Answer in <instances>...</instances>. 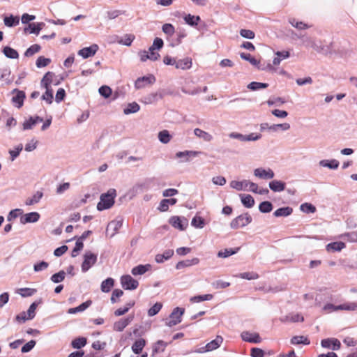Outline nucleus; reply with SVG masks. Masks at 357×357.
<instances>
[{
  "mask_svg": "<svg viewBox=\"0 0 357 357\" xmlns=\"http://www.w3.org/2000/svg\"><path fill=\"white\" fill-rule=\"evenodd\" d=\"M252 218L248 212H245L238 215L230 222V227L233 229H237L240 227H244L251 223Z\"/></svg>",
  "mask_w": 357,
  "mask_h": 357,
  "instance_id": "4",
  "label": "nucleus"
},
{
  "mask_svg": "<svg viewBox=\"0 0 357 357\" xmlns=\"http://www.w3.org/2000/svg\"><path fill=\"white\" fill-rule=\"evenodd\" d=\"M346 248V243L343 241H333L326 245V250L328 252H340Z\"/></svg>",
  "mask_w": 357,
  "mask_h": 357,
  "instance_id": "24",
  "label": "nucleus"
},
{
  "mask_svg": "<svg viewBox=\"0 0 357 357\" xmlns=\"http://www.w3.org/2000/svg\"><path fill=\"white\" fill-rule=\"evenodd\" d=\"M223 342V337L221 335H217L216 337L207 343L204 347H202L195 351L196 353L203 354L212 351L217 349Z\"/></svg>",
  "mask_w": 357,
  "mask_h": 357,
  "instance_id": "7",
  "label": "nucleus"
},
{
  "mask_svg": "<svg viewBox=\"0 0 357 357\" xmlns=\"http://www.w3.org/2000/svg\"><path fill=\"white\" fill-rule=\"evenodd\" d=\"M175 37L170 38V42L169 46L174 47L178 45H180L182 43V40L184 38L187 36L186 31L184 29L182 28H178L175 31Z\"/></svg>",
  "mask_w": 357,
  "mask_h": 357,
  "instance_id": "16",
  "label": "nucleus"
},
{
  "mask_svg": "<svg viewBox=\"0 0 357 357\" xmlns=\"http://www.w3.org/2000/svg\"><path fill=\"white\" fill-rule=\"evenodd\" d=\"M311 47L317 52L322 54L326 56L328 55L330 53L329 48L328 47H325V45H323V43L321 40H319V42H312L311 44Z\"/></svg>",
  "mask_w": 357,
  "mask_h": 357,
  "instance_id": "40",
  "label": "nucleus"
},
{
  "mask_svg": "<svg viewBox=\"0 0 357 357\" xmlns=\"http://www.w3.org/2000/svg\"><path fill=\"white\" fill-rule=\"evenodd\" d=\"M23 32L24 34L29 33L38 36L40 31L39 28L36 26V23L32 22L24 27Z\"/></svg>",
  "mask_w": 357,
  "mask_h": 357,
  "instance_id": "53",
  "label": "nucleus"
},
{
  "mask_svg": "<svg viewBox=\"0 0 357 357\" xmlns=\"http://www.w3.org/2000/svg\"><path fill=\"white\" fill-rule=\"evenodd\" d=\"M289 24L298 30H305L310 27L307 24L296 20L295 18L289 19Z\"/></svg>",
  "mask_w": 357,
  "mask_h": 357,
  "instance_id": "54",
  "label": "nucleus"
},
{
  "mask_svg": "<svg viewBox=\"0 0 357 357\" xmlns=\"http://www.w3.org/2000/svg\"><path fill=\"white\" fill-rule=\"evenodd\" d=\"M174 250H172V249L166 250L161 254H157L155 256V261L158 264H162L165 261H167L169 259H171L172 257V256L174 255Z\"/></svg>",
  "mask_w": 357,
  "mask_h": 357,
  "instance_id": "27",
  "label": "nucleus"
},
{
  "mask_svg": "<svg viewBox=\"0 0 357 357\" xmlns=\"http://www.w3.org/2000/svg\"><path fill=\"white\" fill-rule=\"evenodd\" d=\"M241 204L247 208H251L255 206L254 197L250 194H239Z\"/></svg>",
  "mask_w": 357,
  "mask_h": 357,
  "instance_id": "31",
  "label": "nucleus"
},
{
  "mask_svg": "<svg viewBox=\"0 0 357 357\" xmlns=\"http://www.w3.org/2000/svg\"><path fill=\"white\" fill-rule=\"evenodd\" d=\"M213 298V294H198L194 296H192L190 299L192 303H200L206 301H211Z\"/></svg>",
  "mask_w": 357,
  "mask_h": 357,
  "instance_id": "55",
  "label": "nucleus"
},
{
  "mask_svg": "<svg viewBox=\"0 0 357 357\" xmlns=\"http://www.w3.org/2000/svg\"><path fill=\"white\" fill-rule=\"evenodd\" d=\"M151 269L150 264H138L131 269V273L134 276L142 275Z\"/></svg>",
  "mask_w": 357,
  "mask_h": 357,
  "instance_id": "25",
  "label": "nucleus"
},
{
  "mask_svg": "<svg viewBox=\"0 0 357 357\" xmlns=\"http://www.w3.org/2000/svg\"><path fill=\"white\" fill-rule=\"evenodd\" d=\"M268 86L269 84L268 83L253 81L247 85V88L250 91H256L266 89Z\"/></svg>",
  "mask_w": 357,
  "mask_h": 357,
  "instance_id": "47",
  "label": "nucleus"
},
{
  "mask_svg": "<svg viewBox=\"0 0 357 357\" xmlns=\"http://www.w3.org/2000/svg\"><path fill=\"white\" fill-rule=\"evenodd\" d=\"M43 303V299L40 298L31 303L26 312H21L17 314L14 319V321L19 324H22L28 320H32L35 318L36 314V309L39 305Z\"/></svg>",
  "mask_w": 357,
  "mask_h": 357,
  "instance_id": "1",
  "label": "nucleus"
},
{
  "mask_svg": "<svg viewBox=\"0 0 357 357\" xmlns=\"http://www.w3.org/2000/svg\"><path fill=\"white\" fill-rule=\"evenodd\" d=\"M117 195L116 189L109 188L106 192L100 196V201L97 204V210L103 211L111 208L115 204V198Z\"/></svg>",
  "mask_w": 357,
  "mask_h": 357,
  "instance_id": "2",
  "label": "nucleus"
},
{
  "mask_svg": "<svg viewBox=\"0 0 357 357\" xmlns=\"http://www.w3.org/2000/svg\"><path fill=\"white\" fill-rule=\"evenodd\" d=\"M66 277V272L63 270H61L57 273L52 274L50 277V280L55 284H59L63 282Z\"/></svg>",
  "mask_w": 357,
  "mask_h": 357,
  "instance_id": "56",
  "label": "nucleus"
},
{
  "mask_svg": "<svg viewBox=\"0 0 357 357\" xmlns=\"http://www.w3.org/2000/svg\"><path fill=\"white\" fill-rule=\"evenodd\" d=\"M319 165L329 169L335 170L338 168L340 162L336 159H324L319 161Z\"/></svg>",
  "mask_w": 357,
  "mask_h": 357,
  "instance_id": "39",
  "label": "nucleus"
},
{
  "mask_svg": "<svg viewBox=\"0 0 357 357\" xmlns=\"http://www.w3.org/2000/svg\"><path fill=\"white\" fill-rule=\"evenodd\" d=\"M158 140L164 144H166L170 142L172 138V135L170 132L167 130H162L158 134Z\"/></svg>",
  "mask_w": 357,
  "mask_h": 357,
  "instance_id": "48",
  "label": "nucleus"
},
{
  "mask_svg": "<svg viewBox=\"0 0 357 357\" xmlns=\"http://www.w3.org/2000/svg\"><path fill=\"white\" fill-rule=\"evenodd\" d=\"M135 40V36L132 34H125L123 37H121L118 43L121 45L130 47L131 46L133 40Z\"/></svg>",
  "mask_w": 357,
  "mask_h": 357,
  "instance_id": "60",
  "label": "nucleus"
},
{
  "mask_svg": "<svg viewBox=\"0 0 357 357\" xmlns=\"http://www.w3.org/2000/svg\"><path fill=\"white\" fill-rule=\"evenodd\" d=\"M202 152L198 151L185 150L177 152L176 157L181 159V162H188L192 158L197 157Z\"/></svg>",
  "mask_w": 357,
  "mask_h": 357,
  "instance_id": "19",
  "label": "nucleus"
},
{
  "mask_svg": "<svg viewBox=\"0 0 357 357\" xmlns=\"http://www.w3.org/2000/svg\"><path fill=\"white\" fill-rule=\"evenodd\" d=\"M240 249V247L225 248L218 251L217 256L220 258H227L238 253Z\"/></svg>",
  "mask_w": 357,
  "mask_h": 357,
  "instance_id": "34",
  "label": "nucleus"
},
{
  "mask_svg": "<svg viewBox=\"0 0 357 357\" xmlns=\"http://www.w3.org/2000/svg\"><path fill=\"white\" fill-rule=\"evenodd\" d=\"M178 202L176 198H168L162 199L157 209L160 212H166L169 210V206L175 205Z\"/></svg>",
  "mask_w": 357,
  "mask_h": 357,
  "instance_id": "22",
  "label": "nucleus"
},
{
  "mask_svg": "<svg viewBox=\"0 0 357 357\" xmlns=\"http://www.w3.org/2000/svg\"><path fill=\"white\" fill-rule=\"evenodd\" d=\"M40 218V215L37 211H32L29 213H26L25 214H22L20 217V223L22 225H26L28 223H35L37 222Z\"/></svg>",
  "mask_w": 357,
  "mask_h": 357,
  "instance_id": "17",
  "label": "nucleus"
},
{
  "mask_svg": "<svg viewBox=\"0 0 357 357\" xmlns=\"http://www.w3.org/2000/svg\"><path fill=\"white\" fill-rule=\"evenodd\" d=\"M115 280L111 277L107 278L100 284V290L103 293H109L114 287Z\"/></svg>",
  "mask_w": 357,
  "mask_h": 357,
  "instance_id": "35",
  "label": "nucleus"
},
{
  "mask_svg": "<svg viewBox=\"0 0 357 357\" xmlns=\"http://www.w3.org/2000/svg\"><path fill=\"white\" fill-rule=\"evenodd\" d=\"M98 254L90 250L85 251L83 255V261L81 264V270L82 273H86L97 262Z\"/></svg>",
  "mask_w": 357,
  "mask_h": 357,
  "instance_id": "3",
  "label": "nucleus"
},
{
  "mask_svg": "<svg viewBox=\"0 0 357 357\" xmlns=\"http://www.w3.org/2000/svg\"><path fill=\"white\" fill-rule=\"evenodd\" d=\"M259 211L262 213H268L273 209V205L270 201H263L259 204Z\"/></svg>",
  "mask_w": 357,
  "mask_h": 357,
  "instance_id": "49",
  "label": "nucleus"
},
{
  "mask_svg": "<svg viewBox=\"0 0 357 357\" xmlns=\"http://www.w3.org/2000/svg\"><path fill=\"white\" fill-rule=\"evenodd\" d=\"M169 343L165 342L164 340H159L154 343L152 347V354L151 356L154 357L155 354H158L160 351L162 352L165 351L166 347Z\"/></svg>",
  "mask_w": 357,
  "mask_h": 357,
  "instance_id": "43",
  "label": "nucleus"
},
{
  "mask_svg": "<svg viewBox=\"0 0 357 357\" xmlns=\"http://www.w3.org/2000/svg\"><path fill=\"white\" fill-rule=\"evenodd\" d=\"M293 213V208L289 206H282L276 209L273 215L275 218H280V217H288L291 215Z\"/></svg>",
  "mask_w": 357,
  "mask_h": 357,
  "instance_id": "32",
  "label": "nucleus"
},
{
  "mask_svg": "<svg viewBox=\"0 0 357 357\" xmlns=\"http://www.w3.org/2000/svg\"><path fill=\"white\" fill-rule=\"evenodd\" d=\"M300 210L306 214L314 213L317 211L316 206L310 202H305L300 205Z\"/></svg>",
  "mask_w": 357,
  "mask_h": 357,
  "instance_id": "50",
  "label": "nucleus"
},
{
  "mask_svg": "<svg viewBox=\"0 0 357 357\" xmlns=\"http://www.w3.org/2000/svg\"><path fill=\"white\" fill-rule=\"evenodd\" d=\"M134 314H128L124 318L114 322L113 329L117 332L123 331L134 319Z\"/></svg>",
  "mask_w": 357,
  "mask_h": 357,
  "instance_id": "14",
  "label": "nucleus"
},
{
  "mask_svg": "<svg viewBox=\"0 0 357 357\" xmlns=\"http://www.w3.org/2000/svg\"><path fill=\"white\" fill-rule=\"evenodd\" d=\"M120 282L123 289L128 291H133L139 286V282L129 274L123 275Z\"/></svg>",
  "mask_w": 357,
  "mask_h": 357,
  "instance_id": "8",
  "label": "nucleus"
},
{
  "mask_svg": "<svg viewBox=\"0 0 357 357\" xmlns=\"http://www.w3.org/2000/svg\"><path fill=\"white\" fill-rule=\"evenodd\" d=\"M168 222L179 231L185 230L188 226V220L184 216L173 215L169 218Z\"/></svg>",
  "mask_w": 357,
  "mask_h": 357,
  "instance_id": "9",
  "label": "nucleus"
},
{
  "mask_svg": "<svg viewBox=\"0 0 357 357\" xmlns=\"http://www.w3.org/2000/svg\"><path fill=\"white\" fill-rule=\"evenodd\" d=\"M135 305V301H130L123 307H119V308L116 309L114 311V314L116 317L123 316L125 314H126L132 307H134Z\"/></svg>",
  "mask_w": 357,
  "mask_h": 357,
  "instance_id": "41",
  "label": "nucleus"
},
{
  "mask_svg": "<svg viewBox=\"0 0 357 357\" xmlns=\"http://www.w3.org/2000/svg\"><path fill=\"white\" fill-rule=\"evenodd\" d=\"M87 344V338L83 336H79L73 339L70 342V346L75 349L82 350Z\"/></svg>",
  "mask_w": 357,
  "mask_h": 357,
  "instance_id": "38",
  "label": "nucleus"
},
{
  "mask_svg": "<svg viewBox=\"0 0 357 357\" xmlns=\"http://www.w3.org/2000/svg\"><path fill=\"white\" fill-rule=\"evenodd\" d=\"M11 93L14 95L11 98L13 105L18 109L22 107L26 98L25 91L15 88L12 90Z\"/></svg>",
  "mask_w": 357,
  "mask_h": 357,
  "instance_id": "10",
  "label": "nucleus"
},
{
  "mask_svg": "<svg viewBox=\"0 0 357 357\" xmlns=\"http://www.w3.org/2000/svg\"><path fill=\"white\" fill-rule=\"evenodd\" d=\"M0 79L4 80L7 85L13 82L14 76L10 77L11 70L8 66L0 68Z\"/></svg>",
  "mask_w": 357,
  "mask_h": 357,
  "instance_id": "33",
  "label": "nucleus"
},
{
  "mask_svg": "<svg viewBox=\"0 0 357 357\" xmlns=\"http://www.w3.org/2000/svg\"><path fill=\"white\" fill-rule=\"evenodd\" d=\"M36 289L23 287L17 289L16 293L19 294L23 298H26L33 296L36 293Z\"/></svg>",
  "mask_w": 357,
  "mask_h": 357,
  "instance_id": "51",
  "label": "nucleus"
},
{
  "mask_svg": "<svg viewBox=\"0 0 357 357\" xmlns=\"http://www.w3.org/2000/svg\"><path fill=\"white\" fill-rule=\"evenodd\" d=\"M269 188L274 192H280L286 189V183L281 180L274 179L269 182Z\"/></svg>",
  "mask_w": 357,
  "mask_h": 357,
  "instance_id": "23",
  "label": "nucleus"
},
{
  "mask_svg": "<svg viewBox=\"0 0 357 357\" xmlns=\"http://www.w3.org/2000/svg\"><path fill=\"white\" fill-rule=\"evenodd\" d=\"M99 50V46L97 44H92L89 47H85L80 49L77 52V54L82 57L84 59L93 56Z\"/></svg>",
  "mask_w": 357,
  "mask_h": 357,
  "instance_id": "13",
  "label": "nucleus"
},
{
  "mask_svg": "<svg viewBox=\"0 0 357 357\" xmlns=\"http://www.w3.org/2000/svg\"><path fill=\"white\" fill-rule=\"evenodd\" d=\"M321 346L324 349L337 351L341 348L340 341L335 337H327L321 340Z\"/></svg>",
  "mask_w": 357,
  "mask_h": 357,
  "instance_id": "12",
  "label": "nucleus"
},
{
  "mask_svg": "<svg viewBox=\"0 0 357 357\" xmlns=\"http://www.w3.org/2000/svg\"><path fill=\"white\" fill-rule=\"evenodd\" d=\"M165 96L164 90L151 93L143 98L142 102L145 104H152L159 100H161Z\"/></svg>",
  "mask_w": 357,
  "mask_h": 357,
  "instance_id": "21",
  "label": "nucleus"
},
{
  "mask_svg": "<svg viewBox=\"0 0 357 357\" xmlns=\"http://www.w3.org/2000/svg\"><path fill=\"white\" fill-rule=\"evenodd\" d=\"M51 59L44 56H40L36 61V66L38 68H42L47 66L51 63Z\"/></svg>",
  "mask_w": 357,
  "mask_h": 357,
  "instance_id": "63",
  "label": "nucleus"
},
{
  "mask_svg": "<svg viewBox=\"0 0 357 357\" xmlns=\"http://www.w3.org/2000/svg\"><path fill=\"white\" fill-rule=\"evenodd\" d=\"M143 187L142 184H136L132 188H130L128 192L125 194L127 200L132 199L139 192V190H142Z\"/></svg>",
  "mask_w": 357,
  "mask_h": 357,
  "instance_id": "52",
  "label": "nucleus"
},
{
  "mask_svg": "<svg viewBox=\"0 0 357 357\" xmlns=\"http://www.w3.org/2000/svg\"><path fill=\"white\" fill-rule=\"evenodd\" d=\"M146 344V340L145 339L137 338L132 344L131 349L135 354L139 355L140 354H142Z\"/></svg>",
  "mask_w": 357,
  "mask_h": 357,
  "instance_id": "28",
  "label": "nucleus"
},
{
  "mask_svg": "<svg viewBox=\"0 0 357 357\" xmlns=\"http://www.w3.org/2000/svg\"><path fill=\"white\" fill-rule=\"evenodd\" d=\"M41 100H45L49 105L52 104L54 100L53 89L47 88L45 93L41 96Z\"/></svg>",
  "mask_w": 357,
  "mask_h": 357,
  "instance_id": "61",
  "label": "nucleus"
},
{
  "mask_svg": "<svg viewBox=\"0 0 357 357\" xmlns=\"http://www.w3.org/2000/svg\"><path fill=\"white\" fill-rule=\"evenodd\" d=\"M338 307L340 308V310L356 311L357 310V303L346 302L338 305Z\"/></svg>",
  "mask_w": 357,
  "mask_h": 357,
  "instance_id": "62",
  "label": "nucleus"
},
{
  "mask_svg": "<svg viewBox=\"0 0 357 357\" xmlns=\"http://www.w3.org/2000/svg\"><path fill=\"white\" fill-rule=\"evenodd\" d=\"M41 50V46L38 44H33L29 47L24 53L25 57H30L33 54L39 52Z\"/></svg>",
  "mask_w": 357,
  "mask_h": 357,
  "instance_id": "59",
  "label": "nucleus"
},
{
  "mask_svg": "<svg viewBox=\"0 0 357 357\" xmlns=\"http://www.w3.org/2000/svg\"><path fill=\"white\" fill-rule=\"evenodd\" d=\"M206 225L205 220L197 213L192 218L191 226L195 229H202Z\"/></svg>",
  "mask_w": 357,
  "mask_h": 357,
  "instance_id": "45",
  "label": "nucleus"
},
{
  "mask_svg": "<svg viewBox=\"0 0 357 357\" xmlns=\"http://www.w3.org/2000/svg\"><path fill=\"white\" fill-rule=\"evenodd\" d=\"M291 344L298 345H309L310 344V340L307 336L304 335H295L293 336L290 340Z\"/></svg>",
  "mask_w": 357,
  "mask_h": 357,
  "instance_id": "42",
  "label": "nucleus"
},
{
  "mask_svg": "<svg viewBox=\"0 0 357 357\" xmlns=\"http://www.w3.org/2000/svg\"><path fill=\"white\" fill-rule=\"evenodd\" d=\"M183 20L188 25L195 27L197 30L202 31L206 29V24L203 22L199 15H195L192 14H185L183 16Z\"/></svg>",
  "mask_w": 357,
  "mask_h": 357,
  "instance_id": "5",
  "label": "nucleus"
},
{
  "mask_svg": "<svg viewBox=\"0 0 357 357\" xmlns=\"http://www.w3.org/2000/svg\"><path fill=\"white\" fill-rule=\"evenodd\" d=\"M239 55L243 60L248 61L251 65H252L255 67V66H258L259 64V60H257L249 53L241 52Z\"/></svg>",
  "mask_w": 357,
  "mask_h": 357,
  "instance_id": "57",
  "label": "nucleus"
},
{
  "mask_svg": "<svg viewBox=\"0 0 357 357\" xmlns=\"http://www.w3.org/2000/svg\"><path fill=\"white\" fill-rule=\"evenodd\" d=\"M43 121V118L38 116H29L22 123V130H27L32 129L36 125Z\"/></svg>",
  "mask_w": 357,
  "mask_h": 357,
  "instance_id": "18",
  "label": "nucleus"
},
{
  "mask_svg": "<svg viewBox=\"0 0 357 357\" xmlns=\"http://www.w3.org/2000/svg\"><path fill=\"white\" fill-rule=\"evenodd\" d=\"M20 17L14 15L13 14H9L3 17V23L5 26L9 28L15 27L20 24Z\"/></svg>",
  "mask_w": 357,
  "mask_h": 357,
  "instance_id": "29",
  "label": "nucleus"
},
{
  "mask_svg": "<svg viewBox=\"0 0 357 357\" xmlns=\"http://www.w3.org/2000/svg\"><path fill=\"white\" fill-rule=\"evenodd\" d=\"M254 175L261 179H272L275 176V173L270 168L259 167L254 170Z\"/></svg>",
  "mask_w": 357,
  "mask_h": 357,
  "instance_id": "20",
  "label": "nucleus"
},
{
  "mask_svg": "<svg viewBox=\"0 0 357 357\" xmlns=\"http://www.w3.org/2000/svg\"><path fill=\"white\" fill-rule=\"evenodd\" d=\"M162 32L167 35V40H170V38L173 37L175 33V27L171 23H165L162 26Z\"/></svg>",
  "mask_w": 357,
  "mask_h": 357,
  "instance_id": "44",
  "label": "nucleus"
},
{
  "mask_svg": "<svg viewBox=\"0 0 357 357\" xmlns=\"http://www.w3.org/2000/svg\"><path fill=\"white\" fill-rule=\"evenodd\" d=\"M290 128V124L288 123H282L278 124H273L270 126L269 130L272 132L287 131Z\"/></svg>",
  "mask_w": 357,
  "mask_h": 357,
  "instance_id": "58",
  "label": "nucleus"
},
{
  "mask_svg": "<svg viewBox=\"0 0 357 357\" xmlns=\"http://www.w3.org/2000/svg\"><path fill=\"white\" fill-rule=\"evenodd\" d=\"M92 304V301L90 299L86 300V301L82 303L77 307H70L68 310L67 312L70 314H77L79 312H82L89 308Z\"/></svg>",
  "mask_w": 357,
  "mask_h": 357,
  "instance_id": "26",
  "label": "nucleus"
},
{
  "mask_svg": "<svg viewBox=\"0 0 357 357\" xmlns=\"http://www.w3.org/2000/svg\"><path fill=\"white\" fill-rule=\"evenodd\" d=\"M340 238L347 239L351 243H357V231L345 232L340 236Z\"/></svg>",
  "mask_w": 357,
  "mask_h": 357,
  "instance_id": "64",
  "label": "nucleus"
},
{
  "mask_svg": "<svg viewBox=\"0 0 357 357\" xmlns=\"http://www.w3.org/2000/svg\"><path fill=\"white\" fill-rule=\"evenodd\" d=\"M54 75V73L51 71H47V73H45L40 81L41 86L45 89H47V88L52 89L51 87V84L52 82V79Z\"/></svg>",
  "mask_w": 357,
  "mask_h": 357,
  "instance_id": "37",
  "label": "nucleus"
},
{
  "mask_svg": "<svg viewBox=\"0 0 357 357\" xmlns=\"http://www.w3.org/2000/svg\"><path fill=\"white\" fill-rule=\"evenodd\" d=\"M140 109V106L137 102H132L128 103L126 107L123 109V114L126 115H129L131 114H135L139 112Z\"/></svg>",
  "mask_w": 357,
  "mask_h": 357,
  "instance_id": "46",
  "label": "nucleus"
},
{
  "mask_svg": "<svg viewBox=\"0 0 357 357\" xmlns=\"http://www.w3.org/2000/svg\"><path fill=\"white\" fill-rule=\"evenodd\" d=\"M156 78L153 74H147L146 75L138 77L135 81V88L140 89L144 88L146 85L153 84L155 82Z\"/></svg>",
  "mask_w": 357,
  "mask_h": 357,
  "instance_id": "11",
  "label": "nucleus"
},
{
  "mask_svg": "<svg viewBox=\"0 0 357 357\" xmlns=\"http://www.w3.org/2000/svg\"><path fill=\"white\" fill-rule=\"evenodd\" d=\"M241 337L243 341L250 343L258 344L261 342V337L257 332L251 333L248 331H244L241 333Z\"/></svg>",
  "mask_w": 357,
  "mask_h": 357,
  "instance_id": "15",
  "label": "nucleus"
},
{
  "mask_svg": "<svg viewBox=\"0 0 357 357\" xmlns=\"http://www.w3.org/2000/svg\"><path fill=\"white\" fill-rule=\"evenodd\" d=\"M1 52L4 56L8 59H17L19 58V53L17 50L9 45L3 46L1 49Z\"/></svg>",
  "mask_w": 357,
  "mask_h": 357,
  "instance_id": "36",
  "label": "nucleus"
},
{
  "mask_svg": "<svg viewBox=\"0 0 357 357\" xmlns=\"http://www.w3.org/2000/svg\"><path fill=\"white\" fill-rule=\"evenodd\" d=\"M184 313L185 308L181 307H174L169 315L170 320L167 321L165 325L169 327H172L180 324L182 321V317Z\"/></svg>",
  "mask_w": 357,
  "mask_h": 357,
  "instance_id": "6",
  "label": "nucleus"
},
{
  "mask_svg": "<svg viewBox=\"0 0 357 357\" xmlns=\"http://www.w3.org/2000/svg\"><path fill=\"white\" fill-rule=\"evenodd\" d=\"M192 60L190 57H185L184 59L176 60L175 68L176 69H181L183 70H189L192 68Z\"/></svg>",
  "mask_w": 357,
  "mask_h": 357,
  "instance_id": "30",
  "label": "nucleus"
}]
</instances>
